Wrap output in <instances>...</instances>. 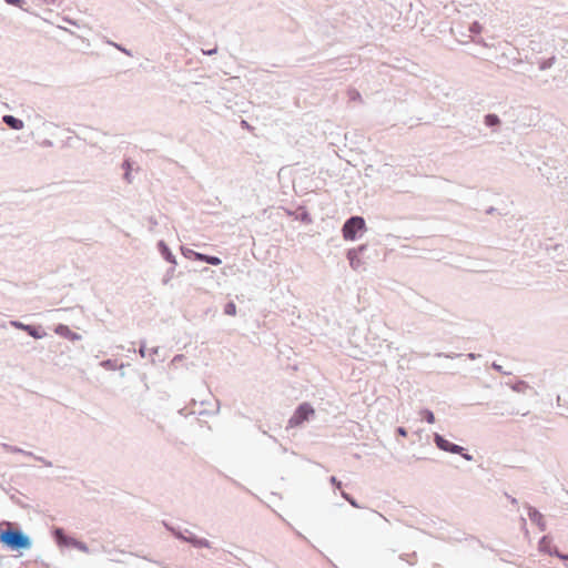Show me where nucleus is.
<instances>
[{"label": "nucleus", "instance_id": "nucleus-1", "mask_svg": "<svg viewBox=\"0 0 568 568\" xmlns=\"http://www.w3.org/2000/svg\"><path fill=\"white\" fill-rule=\"evenodd\" d=\"M0 542L10 550H27L31 548V539L20 528L8 524L6 529H0Z\"/></svg>", "mask_w": 568, "mask_h": 568}, {"label": "nucleus", "instance_id": "nucleus-2", "mask_svg": "<svg viewBox=\"0 0 568 568\" xmlns=\"http://www.w3.org/2000/svg\"><path fill=\"white\" fill-rule=\"evenodd\" d=\"M366 230L365 220L362 216L355 215L347 219L342 227V233L345 240L354 241L359 235L358 233Z\"/></svg>", "mask_w": 568, "mask_h": 568}, {"label": "nucleus", "instance_id": "nucleus-3", "mask_svg": "<svg viewBox=\"0 0 568 568\" xmlns=\"http://www.w3.org/2000/svg\"><path fill=\"white\" fill-rule=\"evenodd\" d=\"M434 443L440 450L452 453V454H459L464 459H466L468 462L473 460V456L468 453H465L464 447H462L457 444L450 443L444 436H442L437 433L434 434Z\"/></svg>", "mask_w": 568, "mask_h": 568}, {"label": "nucleus", "instance_id": "nucleus-4", "mask_svg": "<svg viewBox=\"0 0 568 568\" xmlns=\"http://www.w3.org/2000/svg\"><path fill=\"white\" fill-rule=\"evenodd\" d=\"M315 414L314 408L308 403H302L297 406L291 418L288 419V427H297L304 422L308 420Z\"/></svg>", "mask_w": 568, "mask_h": 568}, {"label": "nucleus", "instance_id": "nucleus-5", "mask_svg": "<svg viewBox=\"0 0 568 568\" xmlns=\"http://www.w3.org/2000/svg\"><path fill=\"white\" fill-rule=\"evenodd\" d=\"M538 547L541 552L556 556L557 558L568 562V555L560 552L557 547L552 546L551 539L548 536L541 537Z\"/></svg>", "mask_w": 568, "mask_h": 568}, {"label": "nucleus", "instance_id": "nucleus-6", "mask_svg": "<svg viewBox=\"0 0 568 568\" xmlns=\"http://www.w3.org/2000/svg\"><path fill=\"white\" fill-rule=\"evenodd\" d=\"M52 537L59 547H72L75 538L68 536L61 527H54Z\"/></svg>", "mask_w": 568, "mask_h": 568}, {"label": "nucleus", "instance_id": "nucleus-7", "mask_svg": "<svg viewBox=\"0 0 568 568\" xmlns=\"http://www.w3.org/2000/svg\"><path fill=\"white\" fill-rule=\"evenodd\" d=\"M54 332L55 334L69 339V341H72V342H75V341H80L81 339V335L71 331L69 328L68 325H64V324H59L55 326L54 328Z\"/></svg>", "mask_w": 568, "mask_h": 568}, {"label": "nucleus", "instance_id": "nucleus-8", "mask_svg": "<svg viewBox=\"0 0 568 568\" xmlns=\"http://www.w3.org/2000/svg\"><path fill=\"white\" fill-rule=\"evenodd\" d=\"M527 509L529 519L535 523L541 531H545L547 526L542 514L531 506H527Z\"/></svg>", "mask_w": 568, "mask_h": 568}, {"label": "nucleus", "instance_id": "nucleus-9", "mask_svg": "<svg viewBox=\"0 0 568 568\" xmlns=\"http://www.w3.org/2000/svg\"><path fill=\"white\" fill-rule=\"evenodd\" d=\"M185 532H187V541L195 548H211V542L205 538H200L190 530L185 529Z\"/></svg>", "mask_w": 568, "mask_h": 568}, {"label": "nucleus", "instance_id": "nucleus-10", "mask_svg": "<svg viewBox=\"0 0 568 568\" xmlns=\"http://www.w3.org/2000/svg\"><path fill=\"white\" fill-rule=\"evenodd\" d=\"M158 248L161 256L172 265H176V258L164 241H159Z\"/></svg>", "mask_w": 568, "mask_h": 568}, {"label": "nucleus", "instance_id": "nucleus-11", "mask_svg": "<svg viewBox=\"0 0 568 568\" xmlns=\"http://www.w3.org/2000/svg\"><path fill=\"white\" fill-rule=\"evenodd\" d=\"M347 258L349 265L354 271H361L364 266V262L361 260L357 251H347Z\"/></svg>", "mask_w": 568, "mask_h": 568}, {"label": "nucleus", "instance_id": "nucleus-12", "mask_svg": "<svg viewBox=\"0 0 568 568\" xmlns=\"http://www.w3.org/2000/svg\"><path fill=\"white\" fill-rule=\"evenodd\" d=\"M2 121L12 130H21L24 126V123L21 119L10 114L3 115Z\"/></svg>", "mask_w": 568, "mask_h": 568}, {"label": "nucleus", "instance_id": "nucleus-13", "mask_svg": "<svg viewBox=\"0 0 568 568\" xmlns=\"http://www.w3.org/2000/svg\"><path fill=\"white\" fill-rule=\"evenodd\" d=\"M195 261L205 262L210 265L217 266L222 263V260L217 256L206 255L203 253L195 254Z\"/></svg>", "mask_w": 568, "mask_h": 568}, {"label": "nucleus", "instance_id": "nucleus-14", "mask_svg": "<svg viewBox=\"0 0 568 568\" xmlns=\"http://www.w3.org/2000/svg\"><path fill=\"white\" fill-rule=\"evenodd\" d=\"M24 332H27L30 336H32L36 339L43 338L47 335V333L41 328V326H34L30 324H27Z\"/></svg>", "mask_w": 568, "mask_h": 568}, {"label": "nucleus", "instance_id": "nucleus-15", "mask_svg": "<svg viewBox=\"0 0 568 568\" xmlns=\"http://www.w3.org/2000/svg\"><path fill=\"white\" fill-rule=\"evenodd\" d=\"M122 169L124 170L123 179L126 183L131 184L133 182V176L131 174L132 163L129 159L124 160L122 163Z\"/></svg>", "mask_w": 568, "mask_h": 568}, {"label": "nucleus", "instance_id": "nucleus-16", "mask_svg": "<svg viewBox=\"0 0 568 568\" xmlns=\"http://www.w3.org/2000/svg\"><path fill=\"white\" fill-rule=\"evenodd\" d=\"M165 528L173 534L174 537L182 541H187V532L185 530H181L179 528H175L166 523H164Z\"/></svg>", "mask_w": 568, "mask_h": 568}, {"label": "nucleus", "instance_id": "nucleus-17", "mask_svg": "<svg viewBox=\"0 0 568 568\" xmlns=\"http://www.w3.org/2000/svg\"><path fill=\"white\" fill-rule=\"evenodd\" d=\"M1 447L3 449H6L7 452H10V453H16V454H22L24 456H33V453L32 452H28V450H24L20 447H17V446H11L9 444H6V443H2L1 444Z\"/></svg>", "mask_w": 568, "mask_h": 568}, {"label": "nucleus", "instance_id": "nucleus-18", "mask_svg": "<svg viewBox=\"0 0 568 568\" xmlns=\"http://www.w3.org/2000/svg\"><path fill=\"white\" fill-rule=\"evenodd\" d=\"M500 123V119L497 114L489 113L485 115V124L489 128L497 126Z\"/></svg>", "mask_w": 568, "mask_h": 568}, {"label": "nucleus", "instance_id": "nucleus-19", "mask_svg": "<svg viewBox=\"0 0 568 568\" xmlns=\"http://www.w3.org/2000/svg\"><path fill=\"white\" fill-rule=\"evenodd\" d=\"M100 365L103 368L109 369V371H115L116 368H119L118 362L115 359L102 361ZM122 366H123V364L120 365V367H122Z\"/></svg>", "mask_w": 568, "mask_h": 568}, {"label": "nucleus", "instance_id": "nucleus-20", "mask_svg": "<svg viewBox=\"0 0 568 568\" xmlns=\"http://www.w3.org/2000/svg\"><path fill=\"white\" fill-rule=\"evenodd\" d=\"M510 387L514 392L525 393L529 388V385L525 381H518L515 384H513Z\"/></svg>", "mask_w": 568, "mask_h": 568}, {"label": "nucleus", "instance_id": "nucleus-21", "mask_svg": "<svg viewBox=\"0 0 568 568\" xmlns=\"http://www.w3.org/2000/svg\"><path fill=\"white\" fill-rule=\"evenodd\" d=\"M555 61H556L555 57H550L548 59H545V60L539 62V69L542 70V71L547 70V69H550L554 65Z\"/></svg>", "mask_w": 568, "mask_h": 568}, {"label": "nucleus", "instance_id": "nucleus-22", "mask_svg": "<svg viewBox=\"0 0 568 568\" xmlns=\"http://www.w3.org/2000/svg\"><path fill=\"white\" fill-rule=\"evenodd\" d=\"M73 548L82 551V552H85V554H91L92 550L87 546V544H84L83 541H80L78 539H75L73 546Z\"/></svg>", "mask_w": 568, "mask_h": 568}, {"label": "nucleus", "instance_id": "nucleus-23", "mask_svg": "<svg viewBox=\"0 0 568 568\" xmlns=\"http://www.w3.org/2000/svg\"><path fill=\"white\" fill-rule=\"evenodd\" d=\"M420 414L427 423L433 424L435 422V416L432 410L425 408L420 412Z\"/></svg>", "mask_w": 568, "mask_h": 568}, {"label": "nucleus", "instance_id": "nucleus-24", "mask_svg": "<svg viewBox=\"0 0 568 568\" xmlns=\"http://www.w3.org/2000/svg\"><path fill=\"white\" fill-rule=\"evenodd\" d=\"M224 313L230 316H234L236 314V305L233 302H229L224 306Z\"/></svg>", "mask_w": 568, "mask_h": 568}, {"label": "nucleus", "instance_id": "nucleus-25", "mask_svg": "<svg viewBox=\"0 0 568 568\" xmlns=\"http://www.w3.org/2000/svg\"><path fill=\"white\" fill-rule=\"evenodd\" d=\"M182 254L186 258H193L195 260V254H199V252L193 251L192 248L187 247H181Z\"/></svg>", "mask_w": 568, "mask_h": 568}, {"label": "nucleus", "instance_id": "nucleus-26", "mask_svg": "<svg viewBox=\"0 0 568 568\" xmlns=\"http://www.w3.org/2000/svg\"><path fill=\"white\" fill-rule=\"evenodd\" d=\"M483 30V27L479 22L477 21H474L470 26H469V32L471 33H475V34H478L480 33Z\"/></svg>", "mask_w": 568, "mask_h": 568}, {"label": "nucleus", "instance_id": "nucleus-27", "mask_svg": "<svg viewBox=\"0 0 568 568\" xmlns=\"http://www.w3.org/2000/svg\"><path fill=\"white\" fill-rule=\"evenodd\" d=\"M342 497L345 500H347L353 507L359 508V505L357 504V501L349 494L342 491Z\"/></svg>", "mask_w": 568, "mask_h": 568}, {"label": "nucleus", "instance_id": "nucleus-28", "mask_svg": "<svg viewBox=\"0 0 568 568\" xmlns=\"http://www.w3.org/2000/svg\"><path fill=\"white\" fill-rule=\"evenodd\" d=\"M174 270H175V265H172L168 271H166V274L163 278V283L166 284L173 276V273H174Z\"/></svg>", "mask_w": 568, "mask_h": 568}, {"label": "nucleus", "instance_id": "nucleus-29", "mask_svg": "<svg viewBox=\"0 0 568 568\" xmlns=\"http://www.w3.org/2000/svg\"><path fill=\"white\" fill-rule=\"evenodd\" d=\"M31 457H32V458H34L36 460H38V462L42 463V464H43L44 466H47V467H52V463H51L50 460H48V459H45V458L41 457V456H36V455L33 454V456H31Z\"/></svg>", "mask_w": 568, "mask_h": 568}, {"label": "nucleus", "instance_id": "nucleus-30", "mask_svg": "<svg viewBox=\"0 0 568 568\" xmlns=\"http://www.w3.org/2000/svg\"><path fill=\"white\" fill-rule=\"evenodd\" d=\"M348 97H349V99H351V100H353V101L361 100V94H359V92H358L357 90H354V89H352V90H349V91H348Z\"/></svg>", "mask_w": 568, "mask_h": 568}, {"label": "nucleus", "instance_id": "nucleus-31", "mask_svg": "<svg viewBox=\"0 0 568 568\" xmlns=\"http://www.w3.org/2000/svg\"><path fill=\"white\" fill-rule=\"evenodd\" d=\"M10 325L13 326L14 328H18L21 331H26V326H27V324L19 322V321H11Z\"/></svg>", "mask_w": 568, "mask_h": 568}, {"label": "nucleus", "instance_id": "nucleus-32", "mask_svg": "<svg viewBox=\"0 0 568 568\" xmlns=\"http://www.w3.org/2000/svg\"><path fill=\"white\" fill-rule=\"evenodd\" d=\"M414 557H415V552H414V554H412V555H400V557H399V558H400L402 560L407 561L409 565H414V564H415V561L413 560V558H414Z\"/></svg>", "mask_w": 568, "mask_h": 568}, {"label": "nucleus", "instance_id": "nucleus-33", "mask_svg": "<svg viewBox=\"0 0 568 568\" xmlns=\"http://www.w3.org/2000/svg\"><path fill=\"white\" fill-rule=\"evenodd\" d=\"M8 4L19 7L23 9L22 4H24V0H4Z\"/></svg>", "mask_w": 568, "mask_h": 568}, {"label": "nucleus", "instance_id": "nucleus-34", "mask_svg": "<svg viewBox=\"0 0 568 568\" xmlns=\"http://www.w3.org/2000/svg\"><path fill=\"white\" fill-rule=\"evenodd\" d=\"M110 44L114 45L118 50H120L121 52H123L124 54L131 57L132 53L130 50L123 48L121 44H118V43H113V42H110Z\"/></svg>", "mask_w": 568, "mask_h": 568}, {"label": "nucleus", "instance_id": "nucleus-35", "mask_svg": "<svg viewBox=\"0 0 568 568\" xmlns=\"http://www.w3.org/2000/svg\"><path fill=\"white\" fill-rule=\"evenodd\" d=\"M146 346H145V341H142L141 344H140V348H139V354L141 355V357H145L146 356Z\"/></svg>", "mask_w": 568, "mask_h": 568}, {"label": "nucleus", "instance_id": "nucleus-36", "mask_svg": "<svg viewBox=\"0 0 568 568\" xmlns=\"http://www.w3.org/2000/svg\"><path fill=\"white\" fill-rule=\"evenodd\" d=\"M491 367H493V369H495L496 372H499V373H501V374H505V375H508V374H509L508 372H505V371L503 369V367H501L499 364H497L496 362H494V363L491 364Z\"/></svg>", "mask_w": 568, "mask_h": 568}, {"label": "nucleus", "instance_id": "nucleus-37", "mask_svg": "<svg viewBox=\"0 0 568 568\" xmlns=\"http://www.w3.org/2000/svg\"><path fill=\"white\" fill-rule=\"evenodd\" d=\"M366 248H367V245L366 244H362V245H359L356 248H351L349 251H357V254L361 255L364 251H366Z\"/></svg>", "mask_w": 568, "mask_h": 568}, {"label": "nucleus", "instance_id": "nucleus-38", "mask_svg": "<svg viewBox=\"0 0 568 568\" xmlns=\"http://www.w3.org/2000/svg\"><path fill=\"white\" fill-rule=\"evenodd\" d=\"M396 433H397L398 435L403 436V437L407 436V430H406V428H404V427H398V428L396 429Z\"/></svg>", "mask_w": 568, "mask_h": 568}, {"label": "nucleus", "instance_id": "nucleus-39", "mask_svg": "<svg viewBox=\"0 0 568 568\" xmlns=\"http://www.w3.org/2000/svg\"><path fill=\"white\" fill-rule=\"evenodd\" d=\"M329 481H331L333 485H335L336 487H338V488H339V487H341V485H342V484H341V481H338V480H337V478H336L335 476H332V477L329 478Z\"/></svg>", "mask_w": 568, "mask_h": 568}, {"label": "nucleus", "instance_id": "nucleus-40", "mask_svg": "<svg viewBox=\"0 0 568 568\" xmlns=\"http://www.w3.org/2000/svg\"><path fill=\"white\" fill-rule=\"evenodd\" d=\"M216 52H217L216 48H213V49H210V50H203V53L205 55H212V54H215Z\"/></svg>", "mask_w": 568, "mask_h": 568}, {"label": "nucleus", "instance_id": "nucleus-41", "mask_svg": "<svg viewBox=\"0 0 568 568\" xmlns=\"http://www.w3.org/2000/svg\"><path fill=\"white\" fill-rule=\"evenodd\" d=\"M437 356H438V357H440V356H445V357H447V358H455V357H458V356H460V355H459V354H453V355H449V354L438 353V354H437Z\"/></svg>", "mask_w": 568, "mask_h": 568}, {"label": "nucleus", "instance_id": "nucleus-42", "mask_svg": "<svg viewBox=\"0 0 568 568\" xmlns=\"http://www.w3.org/2000/svg\"><path fill=\"white\" fill-rule=\"evenodd\" d=\"M47 6H54L59 2V0H41Z\"/></svg>", "mask_w": 568, "mask_h": 568}, {"label": "nucleus", "instance_id": "nucleus-43", "mask_svg": "<svg viewBox=\"0 0 568 568\" xmlns=\"http://www.w3.org/2000/svg\"><path fill=\"white\" fill-rule=\"evenodd\" d=\"M159 351H160V348L156 346V347H152V348L149 351V353H150V355H158Z\"/></svg>", "mask_w": 568, "mask_h": 568}, {"label": "nucleus", "instance_id": "nucleus-44", "mask_svg": "<svg viewBox=\"0 0 568 568\" xmlns=\"http://www.w3.org/2000/svg\"><path fill=\"white\" fill-rule=\"evenodd\" d=\"M479 356H480L479 354H475V353H468V354H467V357H468L469 359H475V358H477V357H479Z\"/></svg>", "mask_w": 568, "mask_h": 568}, {"label": "nucleus", "instance_id": "nucleus-45", "mask_svg": "<svg viewBox=\"0 0 568 568\" xmlns=\"http://www.w3.org/2000/svg\"><path fill=\"white\" fill-rule=\"evenodd\" d=\"M506 496H507V498L510 500V503H511L513 505H517V503H518V501H517V499H516L515 497H511V496H509V495H507V494H506Z\"/></svg>", "mask_w": 568, "mask_h": 568}, {"label": "nucleus", "instance_id": "nucleus-46", "mask_svg": "<svg viewBox=\"0 0 568 568\" xmlns=\"http://www.w3.org/2000/svg\"><path fill=\"white\" fill-rule=\"evenodd\" d=\"M494 211H495V209H494V207H489V209L487 210V213H488V214H490V213H493Z\"/></svg>", "mask_w": 568, "mask_h": 568}, {"label": "nucleus", "instance_id": "nucleus-47", "mask_svg": "<svg viewBox=\"0 0 568 568\" xmlns=\"http://www.w3.org/2000/svg\"><path fill=\"white\" fill-rule=\"evenodd\" d=\"M297 535H298L302 539H305V540H306L305 536L301 535L300 532H298Z\"/></svg>", "mask_w": 568, "mask_h": 568}, {"label": "nucleus", "instance_id": "nucleus-48", "mask_svg": "<svg viewBox=\"0 0 568 568\" xmlns=\"http://www.w3.org/2000/svg\"><path fill=\"white\" fill-rule=\"evenodd\" d=\"M181 356L180 355H175L174 359L173 361H176L179 359Z\"/></svg>", "mask_w": 568, "mask_h": 568}, {"label": "nucleus", "instance_id": "nucleus-49", "mask_svg": "<svg viewBox=\"0 0 568 568\" xmlns=\"http://www.w3.org/2000/svg\"><path fill=\"white\" fill-rule=\"evenodd\" d=\"M523 525H526V519L521 518Z\"/></svg>", "mask_w": 568, "mask_h": 568}]
</instances>
